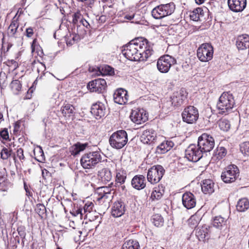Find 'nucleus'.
I'll list each match as a JSON object with an SVG mask.
<instances>
[{
  "label": "nucleus",
  "mask_w": 249,
  "mask_h": 249,
  "mask_svg": "<svg viewBox=\"0 0 249 249\" xmlns=\"http://www.w3.org/2000/svg\"><path fill=\"white\" fill-rule=\"evenodd\" d=\"M124 47L122 53L127 59L131 61H142L143 59L141 58V53L147 47V40H133Z\"/></svg>",
  "instance_id": "1"
},
{
  "label": "nucleus",
  "mask_w": 249,
  "mask_h": 249,
  "mask_svg": "<svg viewBox=\"0 0 249 249\" xmlns=\"http://www.w3.org/2000/svg\"><path fill=\"white\" fill-rule=\"evenodd\" d=\"M235 104L232 94L230 92H223L220 96L216 105L218 113L226 115L231 111Z\"/></svg>",
  "instance_id": "2"
},
{
  "label": "nucleus",
  "mask_w": 249,
  "mask_h": 249,
  "mask_svg": "<svg viewBox=\"0 0 249 249\" xmlns=\"http://www.w3.org/2000/svg\"><path fill=\"white\" fill-rule=\"evenodd\" d=\"M102 160V156L99 151L89 152L84 154L80 161L83 167L85 169H91L95 166Z\"/></svg>",
  "instance_id": "3"
},
{
  "label": "nucleus",
  "mask_w": 249,
  "mask_h": 249,
  "mask_svg": "<svg viewBox=\"0 0 249 249\" xmlns=\"http://www.w3.org/2000/svg\"><path fill=\"white\" fill-rule=\"evenodd\" d=\"M175 9V5L173 2L161 4L154 8L151 12V14L155 19H161L171 15Z\"/></svg>",
  "instance_id": "4"
},
{
  "label": "nucleus",
  "mask_w": 249,
  "mask_h": 249,
  "mask_svg": "<svg viewBox=\"0 0 249 249\" xmlns=\"http://www.w3.org/2000/svg\"><path fill=\"white\" fill-rule=\"evenodd\" d=\"M165 173L163 167L160 165H154L148 169L147 179L150 183L155 184L158 183Z\"/></svg>",
  "instance_id": "5"
},
{
  "label": "nucleus",
  "mask_w": 249,
  "mask_h": 249,
  "mask_svg": "<svg viewBox=\"0 0 249 249\" xmlns=\"http://www.w3.org/2000/svg\"><path fill=\"white\" fill-rule=\"evenodd\" d=\"M239 175L237 166L231 164L226 167L221 173V178L225 183H231L235 181Z\"/></svg>",
  "instance_id": "6"
},
{
  "label": "nucleus",
  "mask_w": 249,
  "mask_h": 249,
  "mask_svg": "<svg viewBox=\"0 0 249 249\" xmlns=\"http://www.w3.org/2000/svg\"><path fill=\"white\" fill-rule=\"evenodd\" d=\"M176 63V59L174 57L169 55H164L158 59L157 63V69L161 73H167L171 66Z\"/></svg>",
  "instance_id": "7"
},
{
  "label": "nucleus",
  "mask_w": 249,
  "mask_h": 249,
  "mask_svg": "<svg viewBox=\"0 0 249 249\" xmlns=\"http://www.w3.org/2000/svg\"><path fill=\"white\" fill-rule=\"evenodd\" d=\"M213 53V47L209 43L202 44L197 50V57L202 62H208L211 60Z\"/></svg>",
  "instance_id": "8"
},
{
  "label": "nucleus",
  "mask_w": 249,
  "mask_h": 249,
  "mask_svg": "<svg viewBox=\"0 0 249 249\" xmlns=\"http://www.w3.org/2000/svg\"><path fill=\"white\" fill-rule=\"evenodd\" d=\"M199 113L197 109L194 106H188L185 107L182 113L183 122L188 124H193L198 119Z\"/></svg>",
  "instance_id": "9"
},
{
  "label": "nucleus",
  "mask_w": 249,
  "mask_h": 249,
  "mask_svg": "<svg viewBox=\"0 0 249 249\" xmlns=\"http://www.w3.org/2000/svg\"><path fill=\"white\" fill-rule=\"evenodd\" d=\"M202 157L201 151L196 144H190L185 151V158L190 161L196 162Z\"/></svg>",
  "instance_id": "10"
},
{
  "label": "nucleus",
  "mask_w": 249,
  "mask_h": 249,
  "mask_svg": "<svg viewBox=\"0 0 249 249\" xmlns=\"http://www.w3.org/2000/svg\"><path fill=\"white\" fill-rule=\"evenodd\" d=\"M130 118L137 124H141L148 120V114L143 109L136 108L132 110Z\"/></svg>",
  "instance_id": "11"
},
{
  "label": "nucleus",
  "mask_w": 249,
  "mask_h": 249,
  "mask_svg": "<svg viewBox=\"0 0 249 249\" xmlns=\"http://www.w3.org/2000/svg\"><path fill=\"white\" fill-rule=\"evenodd\" d=\"M107 87V83L105 79L99 78L89 82L88 88L91 92H103Z\"/></svg>",
  "instance_id": "12"
},
{
  "label": "nucleus",
  "mask_w": 249,
  "mask_h": 249,
  "mask_svg": "<svg viewBox=\"0 0 249 249\" xmlns=\"http://www.w3.org/2000/svg\"><path fill=\"white\" fill-rule=\"evenodd\" d=\"M127 174L125 170L121 169H116L115 172V186L116 187H121L122 190H124L125 186L124 185Z\"/></svg>",
  "instance_id": "13"
},
{
  "label": "nucleus",
  "mask_w": 249,
  "mask_h": 249,
  "mask_svg": "<svg viewBox=\"0 0 249 249\" xmlns=\"http://www.w3.org/2000/svg\"><path fill=\"white\" fill-rule=\"evenodd\" d=\"M111 189L110 187L103 186L98 188L95 191V195H97L96 198L98 201L104 199L110 200L113 195L111 193Z\"/></svg>",
  "instance_id": "14"
},
{
  "label": "nucleus",
  "mask_w": 249,
  "mask_h": 249,
  "mask_svg": "<svg viewBox=\"0 0 249 249\" xmlns=\"http://www.w3.org/2000/svg\"><path fill=\"white\" fill-rule=\"evenodd\" d=\"M127 91L123 89H119L115 90L113 94L114 102L120 105H124L128 100Z\"/></svg>",
  "instance_id": "15"
},
{
  "label": "nucleus",
  "mask_w": 249,
  "mask_h": 249,
  "mask_svg": "<svg viewBox=\"0 0 249 249\" xmlns=\"http://www.w3.org/2000/svg\"><path fill=\"white\" fill-rule=\"evenodd\" d=\"M106 112V107L101 102L93 104L90 109V112L96 119H99L104 117L105 115Z\"/></svg>",
  "instance_id": "16"
},
{
  "label": "nucleus",
  "mask_w": 249,
  "mask_h": 249,
  "mask_svg": "<svg viewBox=\"0 0 249 249\" xmlns=\"http://www.w3.org/2000/svg\"><path fill=\"white\" fill-rule=\"evenodd\" d=\"M183 206L187 209H191L196 206V199L195 196L191 192H186L182 196Z\"/></svg>",
  "instance_id": "17"
},
{
  "label": "nucleus",
  "mask_w": 249,
  "mask_h": 249,
  "mask_svg": "<svg viewBox=\"0 0 249 249\" xmlns=\"http://www.w3.org/2000/svg\"><path fill=\"white\" fill-rule=\"evenodd\" d=\"M228 6L234 12L243 11L247 5L246 0H228Z\"/></svg>",
  "instance_id": "18"
},
{
  "label": "nucleus",
  "mask_w": 249,
  "mask_h": 249,
  "mask_svg": "<svg viewBox=\"0 0 249 249\" xmlns=\"http://www.w3.org/2000/svg\"><path fill=\"white\" fill-rule=\"evenodd\" d=\"M125 211V206L124 202L121 200L115 201L111 208V214L114 217L123 215Z\"/></svg>",
  "instance_id": "19"
},
{
  "label": "nucleus",
  "mask_w": 249,
  "mask_h": 249,
  "mask_svg": "<svg viewBox=\"0 0 249 249\" xmlns=\"http://www.w3.org/2000/svg\"><path fill=\"white\" fill-rule=\"evenodd\" d=\"M132 187L137 190L143 189L146 186V181L143 175H136L133 177L131 180Z\"/></svg>",
  "instance_id": "20"
},
{
  "label": "nucleus",
  "mask_w": 249,
  "mask_h": 249,
  "mask_svg": "<svg viewBox=\"0 0 249 249\" xmlns=\"http://www.w3.org/2000/svg\"><path fill=\"white\" fill-rule=\"evenodd\" d=\"M236 45L238 50H244L249 48V36L245 34L238 36Z\"/></svg>",
  "instance_id": "21"
},
{
  "label": "nucleus",
  "mask_w": 249,
  "mask_h": 249,
  "mask_svg": "<svg viewBox=\"0 0 249 249\" xmlns=\"http://www.w3.org/2000/svg\"><path fill=\"white\" fill-rule=\"evenodd\" d=\"M202 191L205 194H212L214 191V183L210 179H205L201 184Z\"/></svg>",
  "instance_id": "22"
},
{
  "label": "nucleus",
  "mask_w": 249,
  "mask_h": 249,
  "mask_svg": "<svg viewBox=\"0 0 249 249\" xmlns=\"http://www.w3.org/2000/svg\"><path fill=\"white\" fill-rule=\"evenodd\" d=\"M173 141H163L156 148V153L159 154H164L169 151L173 146Z\"/></svg>",
  "instance_id": "23"
},
{
  "label": "nucleus",
  "mask_w": 249,
  "mask_h": 249,
  "mask_svg": "<svg viewBox=\"0 0 249 249\" xmlns=\"http://www.w3.org/2000/svg\"><path fill=\"white\" fill-rule=\"evenodd\" d=\"M210 227L208 226H203L201 228H198L196 231V236L199 241H204L209 237Z\"/></svg>",
  "instance_id": "24"
},
{
  "label": "nucleus",
  "mask_w": 249,
  "mask_h": 249,
  "mask_svg": "<svg viewBox=\"0 0 249 249\" xmlns=\"http://www.w3.org/2000/svg\"><path fill=\"white\" fill-rule=\"evenodd\" d=\"M186 98L183 90L181 89L179 92L176 93L171 98L172 104L174 106H180Z\"/></svg>",
  "instance_id": "25"
},
{
  "label": "nucleus",
  "mask_w": 249,
  "mask_h": 249,
  "mask_svg": "<svg viewBox=\"0 0 249 249\" xmlns=\"http://www.w3.org/2000/svg\"><path fill=\"white\" fill-rule=\"evenodd\" d=\"M88 145V143H81L77 142L70 147V151L72 155L76 156L83 151Z\"/></svg>",
  "instance_id": "26"
},
{
  "label": "nucleus",
  "mask_w": 249,
  "mask_h": 249,
  "mask_svg": "<svg viewBox=\"0 0 249 249\" xmlns=\"http://www.w3.org/2000/svg\"><path fill=\"white\" fill-rule=\"evenodd\" d=\"M198 147L203 152H208L212 150L214 146V141H197Z\"/></svg>",
  "instance_id": "27"
},
{
  "label": "nucleus",
  "mask_w": 249,
  "mask_h": 249,
  "mask_svg": "<svg viewBox=\"0 0 249 249\" xmlns=\"http://www.w3.org/2000/svg\"><path fill=\"white\" fill-rule=\"evenodd\" d=\"M98 176L102 182L106 183L111 180L112 174L108 168H103L98 172Z\"/></svg>",
  "instance_id": "28"
},
{
  "label": "nucleus",
  "mask_w": 249,
  "mask_h": 249,
  "mask_svg": "<svg viewBox=\"0 0 249 249\" xmlns=\"http://www.w3.org/2000/svg\"><path fill=\"white\" fill-rule=\"evenodd\" d=\"M249 208V201L246 198H242L238 200L236 205L237 210L243 212Z\"/></svg>",
  "instance_id": "29"
},
{
  "label": "nucleus",
  "mask_w": 249,
  "mask_h": 249,
  "mask_svg": "<svg viewBox=\"0 0 249 249\" xmlns=\"http://www.w3.org/2000/svg\"><path fill=\"white\" fill-rule=\"evenodd\" d=\"M119 139L127 140V134L125 131L121 130L113 133L110 137L109 140H116Z\"/></svg>",
  "instance_id": "30"
},
{
  "label": "nucleus",
  "mask_w": 249,
  "mask_h": 249,
  "mask_svg": "<svg viewBox=\"0 0 249 249\" xmlns=\"http://www.w3.org/2000/svg\"><path fill=\"white\" fill-rule=\"evenodd\" d=\"M152 223L157 227H160L163 225L164 219L160 214H155L151 218Z\"/></svg>",
  "instance_id": "31"
},
{
  "label": "nucleus",
  "mask_w": 249,
  "mask_h": 249,
  "mask_svg": "<svg viewBox=\"0 0 249 249\" xmlns=\"http://www.w3.org/2000/svg\"><path fill=\"white\" fill-rule=\"evenodd\" d=\"M139 244L138 241L129 240L126 241L123 245L122 249H138Z\"/></svg>",
  "instance_id": "32"
},
{
  "label": "nucleus",
  "mask_w": 249,
  "mask_h": 249,
  "mask_svg": "<svg viewBox=\"0 0 249 249\" xmlns=\"http://www.w3.org/2000/svg\"><path fill=\"white\" fill-rule=\"evenodd\" d=\"M74 107L72 105L67 104L63 106L61 109V111L64 116H70L74 113Z\"/></svg>",
  "instance_id": "33"
},
{
  "label": "nucleus",
  "mask_w": 249,
  "mask_h": 249,
  "mask_svg": "<svg viewBox=\"0 0 249 249\" xmlns=\"http://www.w3.org/2000/svg\"><path fill=\"white\" fill-rule=\"evenodd\" d=\"M200 220V216L196 213L192 215L188 219V224L192 228H196Z\"/></svg>",
  "instance_id": "34"
},
{
  "label": "nucleus",
  "mask_w": 249,
  "mask_h": 249,
  "mask_svg": "<svg viewBox=\"0 0 249 249\" xmlns=\"http://www.w3.org/2000/svg\"><path fill=\"white\" fill-rule=\"evenodd\" d=\"M94 204L92 202H88L86 203L83 209L85 218H88L89 214L93 211Z\"/></svg>",
  "instance_id": "35"
},
{
  "label": "nucleus",
  "mask_w": 249,
  "mask_h": 249,
  "mask_svg": "<svg viewBox=\"0 0 249 249\" xmlns=\"http://www.w3.org/2000/svg\"><path fill=\"white\" fill-rule=\"evenodd\" d=\"M18 26V25L17 20L15 19L12 20L7 31V33L9 36H14L17 32Z\"/></svg>",
  "instance_id": "36"
},
{
  "label": "nucleus",
  "mask_w": 249,
  "mask_h": 249,
  "mask_svg": "<svg viewBox=\"0 0 249 249\" xmlns=\"http://www.w3.org/2000/svg\"><path fill=\"white\" fill-rule=\"evenodd\" d=\"M203 14V10L201 8H197L191 13L190 18L194 21H198L200 18V16Z\"/></svg>",
  "instance_id": "37"
},
{
  "label": "nucleus",
  "mask_w": 249,
  "mask_h": 249,
  "mask_svg": "<svg viewBox=\"0 0 249 249\" xmlns=\"http://www.w3.org/2000/svg\"><path fill=\"white\" fill-rule=\"evenodd\" d=\"M12 145H13V147L15 146L14 142L11 143L9 144V149L5 147L3 148L0 152V157L2 160H7L11 156L12 149L11 148Z\"/></svg>",
  "instance_id": "38"
},
{
  "label": "nucleus",
  "mask_w": 249,
  "mask_h": 249,
  "mask_svg": "<svg viewBox=\"0 0 249 249\" xmlns=\"http://www.w3.org/2000/svg\"><path fill=\"white\" fill-rule=\"evenodd\" d=\"M220 129L224 131H227L231 127L230 122L226 119H221L218 122Z\"/></svg>",
  "instance_id": "39"
},
{
  "label": "nucleus",
  "mask_w": 249,
  "mask_h": 249,
  "mask_svg": "<svg viewBox=\"0 0 249 249\" xmlns=\"http://www.w3.org/2000/svg\"><path fill=\"white\" fill-rule=\"evenodd\" d=\"M225 223L224 218L220 216L215 217L213 221V226L216 228H220Z\"/></svg>",
  "instance_id": "40"
},
{
  "label": "nucleus",
  "mask_w": 249,
  "mask_h": 249,
  "mask_svg": "<svg viewBox=\"0 0 249 249\" xmlns=\"http://www.w3.org/2000/svg\"><path fill=\"white\" fill-rule=\"evenodd\" d=\"M10 86L12 90L16 94H17L21 88L20 82L18 80H13L11 82Z\"/></svg>",
  "instance_id": "41"
},
{
  "label": "nucleus",
  "mask_w": 249,
  "mask_h": 249,
  "mask_svg": "<svg viewBox=\"0 0 249 249\" xmlns=\"http://www.w3.org/2000/svg\"><path fill=\"white\" fill-rule=\"evenodd\" d=\"M98 69L101 73L103 75H112L114 73V69L108 65H106L102 67L101 70L103 72L101 71L100 68Z\"/></svg>",
  "instance_id": "42"
},
{
  "label": "nucleus",
  "mask_w": 249,
  "mask_h": 249,
  "mask_svg": "<svg viewBox=\"0 0 249 249\" xmlns=\"http://www.w3.org/2000/svg\"><path fill=\"white\" fill-rule=\"evenodd\" d=\"M110 145L114 148L119 149L123 148L127 141H109Z\"/></svg>",
  "instance_id": "43"
},
{
  "label": "nucleus",
  "mask_w": 249,
  "mask_h": 249,
  "mask_svg": "<svg viewBox=\"0 0 249 249\" xmlns=\"http://www.w3.org/2000/svg\"><path fill=\"white\" fill-rule=\"evenodd\" d=\"M240 151L245 155L249 154V141H245L242 142L240 145Z\"/></svg>",
  "instance_id": "44"
},
{
  "label": "nucleus",
  "mask_w": 249,
  "mask_h": 249,
  "mask_svg": "<svg viewBox=\"0 0 249 249\" xmlns=\"http://www.w3.org/2000/svg\"><path fill=\"white\" fill-rule=\"evenodd\" d=\"M162 196V193L160 191L159 188H155L152 192L151 197L153 200L160 199Z\"/></svg>",
  "instance_id": "45"
},
{
  "label": "nucleus",
  "mask_w": 249,
  "mask_h": 249,
  "mask_svg": "<svg viewBox=\"0 0 249 249\" xmlns=\"http://www.w3.org/2000/svg\"><path fill=\"white\" fill-rule=\"evenodd\" d=\"M152 50L150 49L149 48H148L147 47L146 49H143L142 51V53H141L142 55L141 58L143 59L142 61H145L149 56H150L152 53Z\"/></svg>",
  "instance_id": "46"
},
{
  "label": "nucleus",
  "mask_w": 249,
  "mask_h": 249,
  "mask_svg": "<svg viewBox=\"0 0 249 249\" xmlns=\"http://www.w3.org/2000/svg\"><path fill=\"white\" fill-rule=\"evenodd\" d=\"M216 154L217 155V159L220 160L226 155L227 150L223 147H218Z\"/></svg>",
  "instance_id": "47"
},
{
  "label": "nucleus",
  "mask_w": 249,
  "mask_h": 249,
  "mask_svg": "<svg viewBox=\"0 0 249 249\" xmlns=\"http://www.w3.org/2000/svg\"><path fill=\"white\" fill-rule=\"evenodd\" d=\"M140 139L141 140H155L154 137L151 135L149 131H144Z\"/></svg>",
  "instance_id": "48"
},
{
  "label": "nucleus",
  "mask_w": 249,
  "mask_h": 249,
  "mask_svg": "<svg viewBox=\"0 0 249 249\" xmlns=\"http://www.w3.org/2000/svg\"><path fill=\"white\" fill-rule=\"evenodd\" d=\"M36 212L39 215H43L46 212V208L42 204H37L35 209Z\"/></svg>",
  "instance_id": "49"
},
{
  "label": "nucleus",
  "mask_w": 249,
  "mask_h": 249,
  "mask_svg": "<svg viewBox=\"0 0 249 249\" xmlns=\"http://www.w3.org/2000/svg\"><path fill=\"white\" fill-rule=\"evenodd\" d=\"M83 17L79 12L75 13L72 16V22L74 24H77L78 23V21H80Z\"/></svg>",
  "instance_id": "50"
},
{
  "label": "nucleus",
  "mask_w": 249,
  "mask_h": 249,
  "mask_svg": "<svg viewBox=\"0 0 249 249\" xmlns=\"http://www.w3.org/2000/svg\"><path fill=\"white\" fill-rule=\"evenodd\" d=\"M16 155L17 157L19 159L20 162L22 163L25 160V157L23 155V150L21 148L18 149Z\"/></svg>",
  "instance_id": "51"
},
{
  "label": "nucleus",
  "mask_w": 249,
  "mask_h": 249,
  "mask_svg": "<svg viewBox=\"0 0 249 249\" xmlns=\"http://www.w3.org/2000/svg\"><path fill=\"white\" fill-rule=\"evenodd\" d=\"M0 136L4 140H10L9 139V134L8 129L7 128H4L0 132Z\"/></svg>",
  "instance_id": "52"
},
{
  "label": "nucleus",
  "mask_w": 249,
  "mask_h": 249,
  "mask_svg": "<svg viewBox=\"0 0 249 249\" xmlns=\"http://www.w3.org/2000/svg\"><path fill=\"white\" fill-rule=\"evenodd\" d=\"M210 139L213 140V138L210 134L204 133L198 137L197 140H210Z\"/></svg>",
  "instance_id": "53"
},
{
  "label": "nucleus",
  "mask_w": 249,
  "mask_h": 249,
  "mask_svg": "<svg viewBox=\"0 0 249 249\" xmlns=\"http://www.w3.org/2000/svg\"><path fill=\"white\" fill-rule=\"evenodd\" d=\"M19 122H17L14 124L13 134L17 135L19 131L20 124Z\"/></svg>",
  "instance_id": "54"
},
{
  "label": "nucleus",
  "mask_w": 249,
  "mask_h": 249,
  "mask_svg": "<svg viewBox=\"0 0 249 249\" xmlns=\"http://www.w3.org/2000/svg\"><path fill=\"white\" fill-rule=\"evenodd\" d=\"M72 214L75 216L79 215L80 218L82 219L84 215L82 208H78L77 210L74 211Z\"/></svg>",
  "instance_id": "55"
},
{
  "label": "nucleus",
  "mask_w": 249,
  "mask_h": 249,
  "mask_svg": "<svg viewBox=\"0 0 249 249\" xmlns=\"http://www.w3.org/2000/svg\"><path fill=\"white\" fill-rule=\"evenodd\" d=\"M18 233L21 238L24 239L25 237L26 233L24 229L22 227L18 228L17 229Z\"/></svg>",
  "instance_id": "56"
},
{
  "label": "nucleus",
  "mask_w": 249,
  "mask_h": 249,
  "mask_svg": "<svg viewBox=\"0 0 249 249\" xmlns=\"http://www.w3.org/2000/svg\"><path fill=\"white\" fill-rule=\"evenodd\" d=\"M34 34L33 29L32 27H29L26 30V35L28 37H31Z\"/></svg>",
  "instance_id": "57"
},
{
  "label": "nucleus",
  "mask_w": 249,
  "mask_h": 249,
  "mask_svg": "<svg viewBox=\"0 0 249 249\" xmlns=\"http://www.w3.org/2000/svg\"><path fill=\"white\" fill-rule=\"evenodd\" d=\"M80 23H81L84 27H86L87 28H88L90 26L89 22L83 18H82L81 19Z\"/></svg>",
  "instance_id": "58"
},
{
  "label": "nucleus",
  "mask_w": 249,
  "mask_h": 249,
  "mask_svg": "<svg viewBox=\"0 0 249 249\" xmlns=\"http://www.w3.org/2000/svg\"><path fill=\"white\" fill-rule=\"evenodd\" d=\"M66 43L67 44L71 45H72L74 42L73 40H72L71 38L69 39L68 38H66Z\"/></svg>",
  "instance_id": "59"
},
{
  "label": "nucleus",
  "mask_w": 249,
  "mask_h": 249,
  "mask_svg": "<svg viewBox=\"0 0 249 249\" xmlns=\"http://www.w3.org/2000/svg\"><path fill=\"white\" fill-rule=\"evenodd\" d=\"M13 159H14V162L15 163L16 166L17 167H18V165H19V166L21 165L20 162H19L18 161V160L17 159V158H16L15 155L14 156Z\"/></svg>",
  "instance_id": "60"
},
{
  "label": "nucleus",
  "mask_w": 249,
  "mask_h": 249,
  "mask_svg": "<svg viewBox=\"0 0 249 249\" xmlns=\"http://www.w3.org/2000/svg\"><path fill=\"white\" fill-rule=\"evenodd\" d=\"M134 15H127L125 16L124 18L127 19H128V20H131L132 19H133L134 18Z\"/></svg>",
  "instance_id": "61"
},
{
  "label": "nucleus",
  "mask_w": 249,
  "mask_h": 249,
  "mask_svg": "<svg viewBox=\"0 0 249 249\" xmlns=\"http://www.w3.org/2000/svg\"><path fill=\"white\" fill-rule=\"evenodd\" d=\"M78 0L80 1H81V2L87 1L88 4H92L94 2V1H95V0Z\"/></svg>",
  "instance_id": "62"
},
{
  "label": "nucleus",
  "mask_w": 249,
  "mask_h": 249,
  "mask_svg": "<svg viewBox=\"0 0 249 249\" xmlns=\"http://www.w3.org/2000/svg\"><path fill=\"white\" fill-rule=\"evenodd\" d=\"M195 1L197 4L199 5L203 3L204 2L205 0H195Z\"/></svg>",
  "instance_id": "63"
},
{
  "label": "nucleus",
  "mask_w": 249,
  "mask_h": 249,
  "mask_svg": "<svg viewBox=\"0 0 249 249\" xmlns=\"http://www.w3.org/2000/svg\"><path fill=\"white\" fill-rule=\"evenodd\" d=\"M11 63L12 64L14 65L15 68H16L18 66V64L16 61L14 60H11Z\"/></svg>",
  "instance_id": "64"
}]
</instances>
